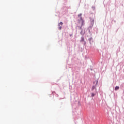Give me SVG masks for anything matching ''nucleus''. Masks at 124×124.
Here are the masks:
<instances>
[{
	"label": "nucleus",
	"mask_w": 124,
	"mask_h": 124,
	"mask_svg": "<svg viewBox=\"0 0 124 124\" xmlns=\"http://www.w3.org/2000/svg\"><path fill=\"white\" fill-rule=\"evenodd\" d=\"M98 83V80H95L93 82V86H92V91H93V90L95 89V91H96V87H97V84Z\"/></svg>",
	"instance_id": "1"
},
{
	"label": "nucleus",
	"mask_w": 124,
	"mask_h": 124,
	"mask_svg": "<svg viewBox=\"0 0 124 124\" xmlns=\"http://www.w3.org/2000/svg\"><path fill=\"white\" fill-rule=\"evenodd\" d=\"M62 25H63V23H62V22H61L60 23L58 24V26H59V30H62Z\"/></svg>",
	"instance_id": "2"
},
{
	"label": "nucleus",
	"mask_w": 124,
	"mask_h": 124,
	"mask_svg": "<svg viewBox=\"0 0 124 124\" xmlns=\"http://www.w3.org/2000/svg\"><path fill=\"white\" fill-rule=\"evenodd\" d=\"M91 23H92V24H93V23H94V20H93V19L92 20L91 19Z\"/></svg>",
	"instance_id": "6"
},
{
	"label": "nucleus",
	"mask_w": 124,
	"mask_h": 124,
	"mask_svg": "<svg viewBox=\"0 0 124 124\" xmlns=\"http://www.w3.org/2000/svg\"><path fill=\"white\" fill-rule=\"evenodd\" d=\"M78 17H79L80 18V20H83V18H82V14H80L78 15Z\"/></svg>",
	"instance_id": "3"
},
{
	"label": "nucleus",
	"mask_w": 124,
	"mask_h": 124,
	"mask_svg": "<svg viewBox=\"0 0 124 124\" xmlns=\"http://www.w3.org/2000/svg\"><path fill=\"white\" fill-rule=\"evenodd\" d=\"M119 89H120V87L119 86H116L115 88V91H118V90H119Z\"/></svg>",
	"instance_id": "4"
},
{
	"label": "nucleus",
	"mask_w": 124,
	"mask_h": 124,
	"mask_svg": "<svg viewBox=\"0 0 124 124\" xmlns=\"http://www.w3.org/2000/svg\"><path fill=\"white\" fill-rule=\"evenodd\" d=\"M94 95H95V94L94 93H92L91 96H92V97H93V96H94Z\"/></svg>",
	"instance_id": "5"
}]
</instances>
